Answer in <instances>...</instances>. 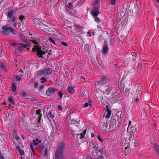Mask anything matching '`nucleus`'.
<instances>
[{
  "mask_svg": "<svg viewBox=\"0 0 159 159\" xmlns=\"http://www.w3.org/2000/svg\"><path fill=\"white\" fill-rule=\"evenodd\" d=\"M98 153H99V152H100V156L102 157V152H103L102 150L101 149H98Z\"/></svg>",
  "mask_w": 159,
  "mask_h": 159,
  "instance_id": "obj_40",
  "label": "nucleus"
},
{
  "mask_svg": "<svg viewBox=\"0 0 159 159\" xmlns=\"http://www.w3.org/2000/svg\"><path fill=\"white\" fill-rule=\"evenodd\" d=\"M23 72L22 70H20L19 71V73L20 74V72Z\"/></svg>",
  "mask_w": 159,
  "mask_h": 159,
  "instance_id": "obj_62",
  "label": "nucleus"
},
{
  "mask_svg": "<svg viewBox=\"0 0 159 159\" xmlns=\"http://www.w3.org/2000/svg\"><path fill=\"white\" fill-rule=\"evenodd\" d=\"M131 122L130 120H129V125H128V126H129L131 124Z\"/></svg>",
  "mask_w": 159,
  "mask_h": 159,
  "instance_id": "obj_56",
  "label": "nucleus"
},
{
  "mask_svg": "<svg viewBox=\"0 0 159 159\" xmlns=\"http://www.w3.org/2000/svg\"><path fill=\"white\" fill-rule=\"evenodd\" d=\"M87 159H92V158L90 157L89 156H87Z\"/></svg>",
  "mask_w": 159,
  "mask_h": 159,
  "instance_id": "obj_58",
  "label": "nucleus"
},
{
  "mask_svg": "<svg viewBox=\"0 0 159 159\" xmlns=\"http://www.w3.org/2000/svg\"><path fill=\"white\" fill-rule=\"evenodd\" d=\"M88 94V92L85 90H83L82 92V95L84 96H86Z\"/></svg>",
  "mask_w": 159,
  "mask_h": 159,
  "instance_id": "obj_32",
  "label": "nucleus"
},
{
  "mask_svg": "<svg viewBox=\"0 0 159 159\" xmlns=\"http://www.w3.org/2000/svg\"><path fill=\"white\" fill-rule=\"evenodd\" d=\"M20 40L21 41V42H23V41H24V42H25V39H24L23 38H22V36L21 37V38H20Z\"/></svg>",
  "mask_w": 159,
  "mask_h": 159,
  "instance_id": "obj_48",
  "label": "nucleus"
},
{
  "mask_svg": "<svg viewBox=\"0 0 159 159\" xmlns=\"http://www.w3.org/2000/svg\"><path fill=\"white\" fill-rule=\"evenodd\" d=\"M24 19V16L23 15H20V16L19 19L21 21H22L23 19Z\"/></svg>",
  "mask_w": 159,
  "mask_h": 159,
  "instance_id": "obj_42",
  "label": "nucleus"
},
{
  "mask_svg": "<svg viewBox=\"0 0 159 159\" xmlns=\"http://www.w3.org/2000/svg\"><path fill=\"white\" fill-rule=\"evenodd\" d=\"M68 91L70 93H74L75 91L73 88L70 86H69L68 87Z\"/></svg>",
  "mask_w": 159,
  "mask_h": 159,
  "instance_id": "obj_25",
  "label": "nucleus"
},
{
  "mask_svg": "<svg viewBox=\"0 0 159 159\" xmlns=\"http://www.w3.org/2000/svg\"><path fill=\"white\" fill-rule=\"evenodd\" d=\"M11 90L12 91L15 92L16 91V84L15 82H13L11 85Z\"/></svg>",
  "mask_w": 159,
  "mask_h": 159,
  "instance_id": "obj_24",
  "label": "nucleus"
},
{
  "mask_svg": "<svg viewBox=\"0 0 159 159\" xmlns=\"http://www.w3.org/2000/svg\"><path fill=\"white\" fill-rule=\"evenodd\" d=\"M99 0H95V1H93V3L94 5H96L99 3Z\"/></svg>",
  "mask_w": 159,
  "mask_h": 159,
  "instance_id": "obj_38",
  "label": "nucleus"
},
{
  "mask_svg": "<svg viewBox=\"0 0 159 159\" xmlns=\"http://www.w3.org/2000/svg\"><path fill=\"white\" fill-rule=\"evenodd\" d=\"M34 47L33 48V50L34 52L36 51L38 53V56L39 57H42L43 55L45 53V52L42 51L41 48L37 45H34Z\"/></svg>",
  "mask_w": 159,
  "mask_h": 159,
  "instance_id": "obj_4",
  "label": "nucleus"
},
{
  "mask_svg": "<svg viewBox=\"0 0 159 159\" xmlns=\"http://www.w3.org/2000/svg\"><path fill=\"white\" fill-rule=\"evenodd\" d=\"M7 20L8 22L12 23H13L14 27H16L17 26V20L15 16L12 17L11 19H8Z\"/></svg>",
  "mask_w": 159,
  "mask_h": 159,
  "instance_id": "obj_7",
  "label": "nucleus"
},
{
  "mask_svg": "<svg viewBox=\"0 0 159 159\" xmlns=\"http://www.w3.org/2000/svg\"><path fill=\"white\" fill-rule=\"evenodd\" d=\"M13 45L14 48H17L18 50L20 51H22L25 48H26V49L28 50L29 48L26 45L21 43L17 44L14 43L13 44Z\"/></svg>",
  "mask_w": 159,
  "mask_h": 159,
  "instance_id": "obj_1",
  "label": "nucleus"
},
{
  "mask_svg": "<svg viewBox=\"0 0 159 159\" xmlns=\"http://www.w3.org/2000/svg\"><path fill=\"white\" fill-rule=\"evenodd\" d=\"M5 68V66L4 63L1 62L0 63V69H4Z\"/></svg>",
  "mask_w": 159,
  "mask_h": 159,
  "instance_id": "obj_30",
  "label": "nucleus"
},
{
  "mask_svg": "<svg viewBox=\"0 0 159 159\" xmlns=\"http://www.w3.org/2000/svg\"><path fill=\"white\" fill-rule=\"evenodd\" d=\"M137 95L139 96V97H141V96L142 95V92L141 90V88L138 87L137 88L136 91Z\"/></svg>",
  "mask_w": 159,
  "mask_h": 159,
  "instance_id": "obj_19",
  "label": "nucleus"
},
{
  "mask_svg": "<svg viewBox=\"0 0 159 159\" xmlns=\"http://www.w3.org/2000/svg\"><path fill=\"white\" fill-rule=\"evenodd\" d=\"M55 159H64L62 154H56Z\"/></svg>",
  "mask_w": 159,
  "mask_h": 159,
  "instance_id": "obj_21",
  "label": "nucleus"
},
{
  "mask_svg": "<svg viewBox=\"0 0 159 159\" xmlns=\"http://www.w3.org/2000/svg\"><path fill=\"white\" fill-rule=\"evenodd\" d=\"M16 148L19 152L21 155H23L24 154V152L20 148L19 146H18L16 147Z\"/></svg>",
  "mask_w": 159,
  "mask_h": 159,
  "instance_id": "obj_23",
  "label": "nucleus"
},
{
  "mask_svg": "<svg viewBox=\"0 0 159 159\" xmlns=\"http://www.w3.org/2000/svg\"><path fill=\"white\" fill-rule=\"evenodd\" d=\"M14 12L13 11L11 10L9 11L7 14V19H11L13 16Z\"/></svg>",
  "mask_w": 159,
  "mask_h": 159,
  "instance_id": "obj_14",
  "label": "nucleus"
},
{
  "mask_svg": "<svg viewBox=\"0 0 159 159\" xmlns=\"http://www.w3.org/2000/svg\"><path fill=\"white\" fill-rule=\"evenodd\" d=\"M52 70H40L37 74L38 77H40L41 76L45 75H48L52 73Z\"/></svg>",
  "mask_w": 159,
  "mask_h": 159,
  "instance_id": "obj_5",
  "label": "nucleus"
},
{
  "mask_svg": "<svg viewBox=\"0 0 159 159\" xmlns=\"http://www.w3.org/2000/svg\"><path fill=\"white\" fill-rule=\"evenodd\" d=\"M11 32L12 34L14 35H16L18 34L17 31L13 27H11V29H10V33Z\"/></svg>",
  "mask_w": 159,
  "mask_h": 159,
  "instance_id": "obj_18",
  "label": "nucleus"
},
{
  "mask_svg": "<svg viewBox=\"0 0 159 159\" xmlns=\"http://www.w3.org/2000/svg\"><path fill=\"white\" fill-rule=\"evenodd\" d=\"M61 44L65 46H66L68 45V44L67 43H66L65 42H61Z\"/></svg>",
  "mask_w": 159,
  "mask_h": 159,
  "instance_id": "obj_46",
  "label": "nucleus"
},
{
  "mask_svg": "<svg viewBox=\"0 0 159 159\" xmlns=\"http://www.w3.org/2000/svg\"><path fill=\"white\" fill-rule=\"evenodd\" d=\"M44 84H43L39 87V91H41L44 88Z\"/></svg>",
  "mask_w": 159,
  "mask_h": 159,
  "instance_id": "obj_36",
  "label": "nucleus"
},
{
  "mask_svg": "<svg viewBox=\"0 0 159 159\" xmlns=\"http://www.w3.org/2000/svg\"><path fill=\"white\" fill-rule=\"evenodd\" d=\"M81 78L83 79H84V77L82 76L81 77Z\"/></svg>",
  "mask_w": 159,
  "mask_h": 159,
  "instance_id": "obj_64",
  "label": "nucleus"
},
{
  "mask_svg": "<svg viewBox=\"0 0 159 159\" xmlns=\"http://www.w3.org/2000/svg\"><path fill=\"white\" fill-rule=\"evenodd\" d=\"M107 82V80L105 76L102 77L100 80L98 82V84L100 85H103Z\"/></svg>",
  "mask_w": 159,
  "mask_h": 159,
  "instance_id": "obj_12",
  "label": "nucleus"
},
{
  "mask_svg": "<svg viewBox=\"0 0 159 159\" xmlns=\"http://www.w3.org/2000/svg\"><path fill=\"white\" fill-rule=\"evenodd\" d=\"M30 147L31 149V150L32 151H34V148L33 147V146H32V144H30Z\"/></svg>",
  "mask_w": 159,
  "mask_h": 159,
  "instance_id": "obj_53",
  "label": "nucleus"
},
{
  "mask_svg": "<svg viewBox=\"0 0 159 159\" xmlns=\"http://www.w3.org/2000/svg\"><path fill=\"white\" fill-rule=\"evenodd\" d=\"M16 81H19L21 79L20 76L19 75L16 76L15 77Z\"/></svg>",
  "mask_w": 159,
  "mask_h": 159,
  "instance_id": "obj_31",
  "label": "nucleus"
},
{
  "mask_svg": "<svg viewBox=\"0 0 159 159\" xmlns=\"http://www.w3.org/2000/svg\"><path fill=\"white\" fill-rule=\"evenodd\" d=\"M130 90V89H127L126 90H125V93L126 95L127 96H129L130 97H131V96L129 95V91Z\"/></svg>",
  "mask_w": 159,
  "mask_h": 159,
  "instance_id": "obj_34",
  "label": "nucleus"
},
{
  "mask_svg": "<svg viewBox=\"0 0 159 159\" xmlns=\"http://www.w3.org/2000/svg\"><path fill=\"white\" fill-rule=\"evenodd\" d=\"M89 147L90 149L93 150L98 148L96 146V144L93 142H89Z\"/></svg>",
  "mask_w": 159,
  "mask_h": 159,
  "instance_id": "obj_13",
  "label": "nucleus"
},
{
  "mask_svg": "<svg viewBox=\"0 0 159 159\" xmlns=\"http://www.w3.org/2000/svg\"><path fill=\"white\" fill-rule=\"evenodd\" d=\"M88 34L89 35V37H91V34H90V31H88L87 32Z\"/></svg>",
  "mask_w": 159,
  "mask_h": 159,
  "instance_id": "obj_54",
  "label": "nucleus"
},
{
  "mask_svg": "<svg viewBox=\"0 0 159 159\" xmlns=\"http://www.w3.org/2000/svg\"><path fill=\"white\" fill-rule=\"evenodd\" d=\"M17 94V93L16 92H15L14 93V94L15 95H16Z\"/></svg>",
  "mask_w": 159,
  "mask_h": 159,
  "instance_id": "obj_63",
  "label": "nucleus"
},
{
  "mask_svg": "<svg viewBox=\"0 0 159 159\" xmlns=\"http://www.w3.org/2000/svg\"><path fill=\"white\" fill-rule=\"evenodd\" d=\"M47 116L49 120L51 121L49 118L53 119L54 118V111L52 110H50L47 114Z\"/></svg>",
  "mask_w": 159,
  "mask_h": 159,
  "instance_id": "obj_10",
  "label": "nucleus"
},
{
  "mask_svg": "<svg viewBox=\"0 0 159 159\" xmlns=\"http://www.w3.org/2000/svg\"><path fill=\"white\" fill-rule=\"evenodd\" d=\"M116 0H110V4L112 5H114L116 4Z\"/></svg>",
  "mask_w": 159,
  "mask_h": 159,
  "instance_id": "obj_35",
  "label": "nucleus"
},
{
  "mask_svg": "<svg viewBox=\"0 0 159 159\" xmlns=\"http://www.w3.org/2000/svg\"><path fill=\"white\" fill-rule=\"evenodd\" d=\"M41 142V140H39L38 138H36L35 139L33 140V142L34 145H37L39 143H40Z\"/></svg>",
  "mask_w": 159,
  "mask_h": 159,
  "instance_id": "obj_22",
  "label": "nucleus"
},
{
  "mask_svg": "<svg viewBox=\"0 0 159 159\" xmlns=\"http://www.w3.org/2000/svg\"><path fill=\"white\" fill-rule=\"evenodd\" d=\"M11 26L9 25H7L2 27V32L6 35H9L10 34V29Z\"/></svg>",
  "mask_w": 159,
  "mask_h": 159,
  "instance_id": "obj_3",
  "label": "nucleus"
},
{
  "mask_svg": "<svg viewBox=\"0 0 159 159\" xmlns=\"http://www.w3.org/2000/svg\"><path fill=\"white\" fill-rule=\"evenodd\" d=\"M88 46L87 45H85L84 48H85L86 47L87 48Z\"/></svg>",
  "mask_w": 159,
  "mask_h": 159,
  "instance_id": "obj_61",
  "label": "nucleus"
},
{
  "mask_svg": "<svg viewBox=\"0 0 159 159\" xmlns=\"http://www.w3.org/2000/svg\"><path fill=\"white\" fill-rule=\"evenodd\" d=\"M112 88L111 87L107 88V89L105 91V93L107 94H109L111 92V90H112Z\"/></svg>",
  "mask_w": 159,
  "mask_h": 159,
  "instance_id": "obj_27",
  "label": "nucleus"
},
{
  "mask_svg": "<svg viewBox=\"0 0 159 159\" xmlns=\"http://www.w3.org/2000/svg\"><path fill=\"white\" fill-rule=\"evenodd\" d=\"M108 49L107 45V44H104L102 51V53L103 54H106L108 52Z\"/></svg>",
  "mask_w": 159,
  "mask_h": 159,
  "instance_id": "obj_11",
  "label": "nucleus"
},
{
  "mask_svg": "<svg viewBox=\"0 0 159 159\" xmlns=\"http://www.w3.org/2000/svg\"><path fill=\"white\" fill-rule=\"evenodd\" d=\"M31 41L32 42H33V43H34L36 44H37V41L35 40H31Z\"/></svg>",
  "mask_w": 159,
  "mask_h": 159,
  "instance_id": "obj_49",
  "label": "nucleus"
},
{
  "mask_svg": "<svg viewBox=\"0 0 159 159\" xmlns=\"http://www.w3.org/2000/svg\"><path fill=\"white\" fill-rule=\"evenodd\" d=\"M41 82L42 83H43L46 81V78H44V77H41Z\"/></svg>",
  "mask_w": 159,
  "mask_h": 159,
  "instance_id": "obj_37",
  "label": "nucleus"
},
{
  "mask_svg": "<svg viewBox=\"0 0 159 159\" xmlns=\"http://www.w3.org/2000/svg\"><path fill=\"white\" fill-rule=\"evenodd\" d=\"M21 95L23 97H25V96L26 95L25 92V91H23L21 93Z\"/></svg>",
  "mask_w": 159,
  "mask_h": 159,
  "instance_id": "obj_45",
  "label": "nucleus"
},
{
  "mask_svg": "<svg viewBox=\"0 0 159 159\" xmlns=\"http://www.w3.org/2000/svg\"><path fill=\"white\" fill-rule=\"evenodd\" d=\"M38 85V82H35L34 83V87H37V86Z\"/></svg>",
  "mask_w": 159,
  "mask_h": 159,
  "instance_id": "obj_51",
  "label": "nucleus"
},
{
  "mask_svg": "<svg viewBox=\"0 0 159 159\" xmlns=\"http://www.w3.org/2000/svg\"><path fill=\"white\" fill-rule=\"evenodd\" d=\"M40 111L39 110H37L36 111V113L38 114H39L40 113Z\"/></svg>",
  "mask_w": 159,
  "mask_h": 159,
  "instance_id": "obj_55",
  "label": "nucleus"
},
{
  "mask_svg": "<svg viewBox=\"0 0 159 159\" xmlns=\"http://www.w3.org/2000/svg\"><path fill=\"white\" fill-rule=\"evenodd\" d=\"M111 114V111L108 108H107L106 114L105 116L106 118L107 119H109L110 118V117Z\"/></svg>",
  "mask_w": 159,
  "mask_h": 159,
  "instance_id": "obj_16",
  "label": "nucleus"
},
{
  "mask_svg": "<svg viewBox=\"0 0 159 159\" xmlns=\"http://www.w3.org/2000/svg\"><path fill=\"white\" fill-rule=\"evenodd\" d=\"M0 159H4V158L2 156H0Z\"/></svg>",
  "mask_w": 159,
  "mask_h": 159,
  "instance_id": "obj_59",
  "label": "nucleus"
},
{
  "mask_svg": "<svg viewBox=\"0 0 159 159\" xmlns=\"http://www.w3.org/2000/svg\"><path fill=\"white\" fill-rule=\"evenodd\" d=\"M93 18L94 19V21L98 24H99L101 22L100 20L97 17V16L93 17Z\"/></svg>",
  "mask_w": 159,
  "mask_h": 159,
  "instance_id": "obj_28",
  "label": "nucleus"
},
{
  "mask_svg": "<svg viewBox=\"0 0 159 159\" xmlns=\"http://www.w3.org/2000/svg\"><path fill=\"white\" fill-rule=\"evenodd\" d=\"M15 138L16 140H19L20 139V138L17 135H16L15 136Z\"/></svg>",
  "mask_w": 159,
  "mask_h": 159,
  "instance_id": "obj_47",
  "label": "nucleus"
},
{
  "mask_svg": "<svg viewBox=\"0 0 159 159\" xmlns=\"http://www.w3.org/2000/svg\"><path fill=\"white\" fill-rule=\"evenodd\" d=\"M89 106L91 107L92 106L91 102V101L89 100L86 102L83 105V106L84 107H88Z\"/></svg>",
  "mask_w": 159,
  "mask_h": 159,
  "instance_id": "obj_17",
  "label": "nucleus"
},
{
  "mask_svg": "<svg viewBox=\"0 0 159 159\" xmlns=\"http://www.w3.org/2000/svg\"><path fill=\"white\" fill-rule=\"evenodd\" d=\"M8 101L11 104L14 105L15 103L12 97H10L8 98Z\"/></svg>",
  "mask_w": 159,
  "mask_h": 159,
  "instance_id": "obj_26",
  "label": "nucleus"
},
{
  "mask_svg": "<svg viewBox=\"0 0 159 159\" xmlns=\"http://www.w3.org/2000/svg\"><path fill=\"white\" fill-rule=\"evenodd\" d=\"M48 40L50 42H51L53 44H55V42L54 40L53 39H52V38H51V37L49 38H48Z\"/></svg>",
  "mask_w": 159,
  "mask_h": 159,
  "instance_id": "obj_33",
  "label": "nucleus"
},
{
  "mask_svg": "<svg viewBox=\"0 0 159 159\" xmlns=\"http://www.w3.org/2000/svg\"><path fill=\"white\" fill-rule=\"evenodd\" d=\"M86 132V130L85 129L83 131L82 133L81 134H77V137L79 138L80 139H82L84 137V135Z\"/></svg>",
  "mask_w": 159,
  "mask_h": 159,
  "instance_id": "obj_15",
  "label": "nucleus"
},
{
  "mask_svg": "<svg viewBox=\"0 0 159 159\" xmlns=\"http://www.w3.org/2000/svg\"><path fill=\"white\" fill-rule=\"evenodd\" d=\"M65 148V143L62 142L60 143L59 144L58 147L57 149L56 154H62Z\"/></svg>",
  "mask_w": 159,
  "mask_h": 159,
  "instance_id": "obj_2",
  "label": "nucleus"
},
{
  "mask_svg": "<svg viewBox=\"0 0 159 159\" xmlns=\"http://www.w3.org/2000/svg\"><path fill=\"white\" fill-rule=\"evenodd\" d=\"M140 98V97H139V96L137 95V97L135 99V101H138V100H139V98Z\"/></svg>",
  "mask_w": 159,
  "mask_h": 159,
  "instance_id": "obj_52",
  "label": "nucleus"
},
{
  "mask_svg": "<svg viewBox=\"0 0 159 159\" xmlns=\"http://www.w3.org/2000/svg\"><path fill=\"white\" fill-rule=\"evenodd\" d=\"M72 4L71 3H69L68 4L67 7L69 8H70L72 6Z\"/></svg>",
  "mask_w": 159,
  "mask_h": 159,
  "instance_id": "obj_50",
  "label": "nucleus"
},
{
  "mask_svg": "<svg viewBox=\"0 0 159 159\" xmlns=\"http://www.w3.org/2000/svg\"><path fill=\"white\" fill-rule=\"evenodd\" d=\"M57 66V64H56V65H55V70H56V69H58L57 67H56V66Z\"/></svg>",
  "mask_w": 159,
  "mask_h": 159,
  "instance_id": "obj_60",
  "label": "nucleus"
},
{
  "mask_svg": "<svg viewBox=\"0 0 159 159\" xmlns=\"http://www.w3.org/2000/svg\"><path fill=\"white\" fill-rule=\"evenodd\" d=\"M58 95L59 97L60 98V99H61L62 98L63 96L62 93L61 92H60L58 93Z\"/></svg>",
  "mask_w": 159,
  "mask_h": 159,
  "instance_id": "obj_44",
  "label": "nucleus"
},
{
  "mask_svg": "<svg viewBox=\"0 0 159 159\" xmlns=\"http://www.w3.org/2000/svg\"><path fill=\"white\" fill-rule=\"evenodd\" d=\"M57 90L54 88L50 87L46 91V93L48 96H50L52 93H54Z\"/></svg>",
  "mask_w": 159,
  "mask_h": 159,
  "instance_id": "obj_9",
  "label": "nucleus"
},
{
  "mask_svg": "<svg viewBox=\"0 0 159 159\" xmlns=\"http://www.w3.org/2000/svg\"><path fill=\"white\" fill-rule=\"evenodd\" d=\"M63 107L62 105H58L57 106V108L58 111H61L63 110Z\"/></svg>",
  "mask_w": 159,
  "mask_h": 159,
  "instance_id": "obj_29",
  "label": "nucleus"
},
{
  "mask_svg": "<svg viewBox=\"0 0 159 159\" xmlns=\"http://www.w3.org/2000/svg\"><path fill=\"white\" fill-rule=\"evenodd\" d=\"M155 148L156 150V151L158 153H159V147L158 146H155Z\"/></svg>",
  "mask_w": 159,
  "mask_h": 159,
  "instance_id": "obj_43",
  "label": "nucleus"
},
{
  "mask_svg": "<svg viewBox=\"0 0 159 159\" xmlns=\"http://www.w3.org/2000/svg\"><path fill=\"white\" fill-rule=\"evenodd\" d=\"M98 148L97 149H95L92 151L91 153L92 155L94 156L95 158L98 159H102V157L100 156V155H98Z\"/></svg>",
  "mask_w": 159,
  "mask_h": 159,
  "instance_id": "obj_6",
  "label": "nucleus"
},
{
  "mask_svg": "<svg viewBox=\"0 0 159 159\" xmlns=\"http://www.w3.org/2000/svg\"><path fill=\"white\" fill-rule=\"evenodd\" d=\"M98 139L99 141H100V142H101L102 143L103 141V140H102L101 139V136L99 135L98 136Z\"/></svg>",
  "mask_w": 159,
  "mask_h": 159,
  "instance_id": "obj_41",
  "label": "nucleus"
},
{
  "mask_svg": "<svg viewBox=\"0 0 159 159\" xmlns=\"http://www.w3.org/2000/svg\"><path fill=\"white\" fill-rule=\"evenodd\" d=\"M92 14L93 16H97L99 14V10L96 7H94L92 9Z\"/></svg>",
  "mask_w": 159,
  "mask_h": 159,
  "instance_id": "obj_8",
  "label": "nucleus"
},
{
  "mask_svg": "<svg viewBox=\"0 0 159 159\" xmlns=\"http://www.w3.org/2000/svg\"><path fill=\"white\" fill-rule=\"evenodd\" d=\"M94 134L93 133H91V137L93 138V137H94Z\"/></svg>",
  "mask_w": 159,
  "mask_h": 159,
  "instance_id": "obj_57",
  "label": "nucleus"
},
{
  "mask_svg": "<svg viewBox=\"0 0 159 159\" xmlns=\"http://www.w3.org/2000/svg\"><path fill=\"white\" fill-rule=\"evenodd\" d=\"M119 93L116 91L114 92L113 93H112V96L113 97L114 99H117L119 98Z\"/></svg>",
  "mask_w": 159,
  "mask_h": 159,
  "instance_id": "obj_20",
  "label": "nucleus"
},
{
  "mask_svg": "<svg viewBox=\"0 0 159 159\" xmlns=\"http://www.w3.org/2000/svg\"><path fill=\"white\" fill-rule=\"evenodd\" d=\"M142 64L141 63H138V69H140L142 68Z\"/></svg>",
  "mask_w": 159,
  "mask_h": 159,
  "instance_id": "obj_39",
  "label": "nucleus"
}]
</instances>
